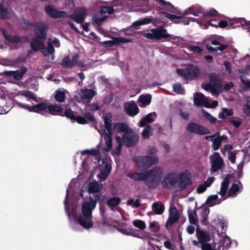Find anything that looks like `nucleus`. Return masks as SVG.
Returning a JSON list of instances; mask_svg holds the SVG:
<instances>
[{
  "label": "nucleus",
  "mask_w": 250,
  "mask_h": 250,
  "mask_svg": "<svg viewBox=\"0 0 250 250\" xmlns=\"http://www.w3.org/2000/svg\"><path fill=\"white\" fill-rule=\"evenodd\" d=\"M2 34L4 39L10 43L13 44H18L21 42V38L17 35H8L6 34L5 31L4 30L2 31Z\"/></svg>",
  "instance_id": "bb28decb"
},
{
  "label": "nucleus",
  "mask_w": 250,
  "mask_h": 250,
  "mask_svg": "<svg viewBox=\"0 0 250 250\" xmlns=\"http://www.w3.org/2000/svg\"><path fill=\"white\" fill-rule=\"evenodd\" d=\"M126 113L131 116H134L139 112V109L135 102L132 101L125 107Z\"/></svg>",
  "instance_id": "4be33fe9"
},
{
  "label": "nucleus",
  "mask_w": 250,
  "mask_h": 250,
  "mask_svg": "<svg viewBox=\"0 0 250 250\" xmlns=\"http://www.w3.org/2000/svg\"><path fill=\"white\" fill-rule=\"evenodd\" d=\"M153 19L151 17H147L143 19H141L138 21H136L133 23V25L139 26L142 25H145L150 23L152 22Z\"/></svg>",
  "instance_id": "79ce46f5"
},
{
  "label": "nucleus",
  "mask_w": 250,
  "mask_h": 250,
  "mask_svg": "<svg viewBox=\"0 0 250 250\" xmlns=\"http://www.w3.org/2000/svg\"><path fill=\"white\" fill-rule=\"evenodd\" d=\"M101 186L103 187L102 185ZM100 187L99 183L97 181H92L88 184L87 190L89 193H97L101 190Z\"/></svg>",
  "instance_id": "7c9ffc66"
},
{
  "label": "nucleus",
  "mask_w": 250,
  "mask_h": 250,
  "mask_svg": "<svg viewBox=\"0 0 250 250\" xmlns=\"http://www.w3.org/2000/svg\"><path fill=\"white\" fill-rule=\"evenodd\" d=\"M180 181L179 182L178 187L182 190H185L189 185H192V183L191 179L190 173L182 172L179 175Z\"/></svg>",
  "instance_id": "2eb2a0df"
},
{
  "label": "nucleus",
  "mask_w": 250,
  "mask_h": 250,
  "mask_svg": "<svg viewBox=\"0 0 250 250\" xmlns=\"http://www.w3.org/2000/svg\"><path fill=\"white\" fill-rule=\"evenodd\" d=\"M137 162L140 166L149 167L158 162L157 158L153 156H143L137 158Z\"/></svg>",
  "instance_id": "f8f14e48"
},
{
  "label": "nucleus",
  "mask_w": 250,
  "mask_h": 250,
  "mask_svg": "<svg viewBox=\"0 0 250 250\" xmlns=\"http://www.w3.org/2000/svg\"><path fill=\"white\" fill-rule=\"evenodd\" d=\"M152 208L156 214L161 215L165 210L164 204L161 202H154L152 205Z\"/></svg>",
  "instance_id": "2f4dec72"
},
{
  "label": "nucleus",
  "mask_w": 250,
  "mask_h": 250,
  "mask_svg": "<svg viewBox=\"0 0 250 250\" xmlns=\"http://www.w3.org/2000/svg\"><path fill=\"white\" fill-rule=\"evenodd\" d=\"M196 235L200 244L208 242L211 240L209 232L201 230L199 227H197L196 229Z\"/></svg>",
  "instance_id": "412c9836"
},
{
  "label": "nucleus",
  "mask_w": 250,
  "mask_h": 250,
  "mask_svg": "<svg viewBox=\"0 0 250 250\" xmlns=\"http://www.w3.org/2000/svg\"><path fill=\"white\" fill-rule=\"evenodd\" d=\"M65 95L64 92L61 90H57L54 94V98L55 100L60 103H62L64 101Z\"/></svg>",
  "instance_id": "ea45409f"
},
{
  "label": "nucleus",
  "mask_w": 250,
  "mask_h": 250,
  "mask_svg": "<svg viewBox=\"0 0 250 250\" xmlns=\"http://www.w3.org/2000/svg\"><path fill=\"white\" fill-rule=\"evenodd\" d=\"M163 175V169L159 166H155L145 172L129 173L127 176L135 181H145V184L147 188L155 189L160 185Z\"/></svg>",
  "instance_id": "f257e3e1"
},
{
  "label": "nucleus",
  "mask_w": 250,
  "mask_h": 250,
  "mask_svg": "<svg viewBox=\"0 0 250 250\" xmlns=\"http://www.w3.org/2000/svg\"><path fill=\"white\" fill-rule=\"evenodd\" d=\"M173 91L177 94H183L184 92V89L179 83H176L173 85Z\"/></svg>",
  "instance_id": "bf43d9fd"
},
{
  "label": "nucleus",
  "mask_w": 250,
  "mask_h": 250,
  "mask_svg": "<svg viewBox=\"0 0 250 250\" xmlns=\"http://www.w3.org/2000/svg\"><path fill=\"white\" fill-rule=\"evenodd\" d=\"M160 6L162 9L175 14H180V11L175 7L170 2H167L164 0H154Z\"/></svg>",
  "instance_id": "6ab92c4d"
},
{
  "label": "nucleus",
  "mask_w": 250,
  "mask_h": 250,
  "mask_svg": "<svg viewBox=\"0 0 250 250\" xmlns=\"http://www.w3.org/2000/svg\"><path fill=\"white\" fill-rule=\"evenodd\" d=\"M105 19V17H101L98 14L94 15L92 18V22L98 26H101Z\"/></svg>",
  "instance_id": "de8ad7c7"
},
{
  "label": "nucleus",
  "mask_w": 250,
  "mask_h": 250,
  "mask_svg": "<svg viewBox=\"0 0 250 250\" xmlns=\"http://www.w3.org/2000/svg\"><path fill=\"white\" fill-rule=\"evenodd\" d=\"M43 41L41 39L34 37L32 39L29 44L32 51L38 52L41 50L44 55L46 56L47 54L45 53L46 47Z\"/></svg>",
  "instance_id": "9b49d317"
},
{
  "label": "nucleus",
  "mask_w": 250,
  "mask_h": 250,
  "mask_svg": "<svg viewBox=\"0 0 250 250\" xmlns=\"http://www.w3.org/2000/svg\"><path fill=\"white\" fill-rule=\"evenodd\" d=\"M155 115V112L149 113L147 114L145 117L143 118L139 123V125L141 127H144L146 125V123H151L154 122L152 118V115Z\"/></svg>",
  "instance_id": "473e14b6"
},
{
  "label": "nucleus",
  "mask_w": 250,
  "mask_h": 250,
  "mask_svg": "<svg viewBox=\"0 0 250 250\" xmlns=\"http://www.w3.org/2000/svg\"><path fill=\"white\" fill-rule=\"evenodd\" d=\"M112 120L107 117H104V127L102 129H99L97 127L96 128L99 133L104 136L112 135L113 130L112 128Z\"/></svg>",
  "instance_id": "a211bd4d"
},
{
  "label": "nucleus",
  "mask_w": 250,
  "mask_h": 250,
  "mask_svg": "<svg viewBox=\"0 0 250 250\" xmlns=\"http://www.w3.org/2000/svg\"><path fill=\"white\" fill-rule=\"evenodd\" d=\"M239 190V187L237 184H232L229 191V196H233L236 195V192Z\"/></svg>",
  "instance_id": "3c124183"
},
{
  "label": "nucleus",
  "mask_w": 250,
  "mask_h": 250,
  "mask_svg": "<svg viewBox=\"0 0 250 250\" xmlns=\"http://www.w3.org/2000/svg\"><path fill=\"white\" fill-rule=\"evenodd\" d=\"M190 52L200 54L203 51V48L198 46L189 45L187 47Z\"/></svg>",
  "instance_id": "052dcab7"
},
{
  "label": "nucleus",
  "mask_w": 250,
  "mask_h": 250,
  "mask_svg": "<svg viewBox=\"0 0 250 250\" xmlns=\"http://www.w3.org/2000/svg\"><path fill=\"white\" fill-rule=\"evenodd\" d=\"M152 96L150 94L141 95L138 99V102L142 105L140 104L141 107H145L149 105L151 101Z\"/></svg>",
  "instance_id": "cd10ccee"
},
{
  "label": "nucleus",
  "mask_w": 250,
  "mask_h": 250,
  "mask_svg": "<svg viewBox=\"0 0 250 250\" xmlns=\"http://www.w3.org/2000/svg\"><path fill=\"white\" fill-rule=\"evenodd\" d=\"M203 88L207 91H210L211 93L213 94L220 93L209 83H207Z\"/></svg>",
  "instance_id": "e2e57ef3"
},
{
  "label": "nucleus",
  "mask_w": 250,
  "mask_h": 250,
  "mask_svg": "<svg viewBox=\"0 0 250 250\" xmlns=\"http://www.w3.org/2000/svg\"><path fill=\"white\" fill-rule=\"evenodd\" d=\"M62 116L66 117L67 118L69 119L73 123H74V120L76 117L70 108H66L65 111H63V114Z\"/></svg>",
  "instance_id": "49530a36"
},
{
  "label": "nucleus",
  "mask_w": 250,
  "mask_h": 250,
  "mask_svg": "<svg viewBox=\"0 0 250 250\" xmlns=\"http://www.w3.org/2000/svg\"><path fill=\"white\" fill-rule=\"evenodd\" d=\"M180 216L178 210L175 207L169 208V216L167 220L165 227L168 229V225L171 226L176 223L179 219Z\"/></svg>",
  "instance_id": "aec40b11"
},
{
  "label": "nucleus",
  "mask_w": 250,
  "mask_h": 250,
  "mask_svg": "<svg viewBox=\"0 0 250 250\" xmlns=\"http://www.w3.org/2000/svg\"><path fill=\"white\" fill-rule=\"evenodd\" d=\"M202 112L205 119L208 121L211 124H214L217 122L216 118L213 117L209 113L207 112L204 109H202Z\"/></svg>",
  "instance_id": "4c0bfd02"
},
{
  "label": "nucleus",
  "mask_w": 250,
  "mask_h": 250,
  "mask_svg": "<svg viewBox=\"0 0 250 250\" xmlns=\"http://www.w3.org/2000/svg\"><path fill=\"white\" fill-rule=\"evenodd\" d=\"M189 14V13L188 11L185 10L184 13H182L180 11V14H177L178 16H181V18L179 19H177V21H179V23H182L184 25H188L189 23L190 20H189V17H186L185 16Z\"/></svg>",
  "instance_id": "f704fd0d"
},
{
  "label": "nucleus",
  "mask_w": 250,
  "mask_h": 250,
  "mask_svg": "<svg viewBox=\"0 0 250 250\" xmlns=\"http://www.w3.org/2000/svg\"><path fill=\"white\" fill-rule=\"evenodd\" d=\"M177 73L187 80H192L197 78L200 74L199 67L196 66H190L183 70L177 69Z\"/></svg>",
  "instance_id": "39448f33"
},
{
  "label": "nucleus",
  "mask_w": 250,
  "mask_h": 250,
  "mask_svg": "<svg viewBox=\"0 0 250 250\" xmlns=\"http://www.w3.org/2000/svg\"><path fill=\"white\" fill-rule=\"evenodd\" d=\"M228 122L233 125L235 127L238 128L242 124L241 119L234 117L233 119H228Z\"/></svg>",
  "instance_id": "09e8293b"
},
{
  "label": "nucleus",
  "mask_w": 250,
  "mask_h": 250,
  "mask_svg": "<svg viewBox=\"0 0 250 250\" xmlns=\"http://www.w3.org/2000/svg\"><path fill=\"white\" fill-rule=\"evenodd\" d=\"M90 154L94 156H97L100 154V151L98 149L92 148L91 149H85L82 151V154Z\"/></svg>",
  "instance_id": "8fccbe9b"
},
{
  "label": "nucleus",
  "mask_w": 250,
  "mask_h": 250,
  "mask_svg": "<svg viewBox=\"0 0 250 250\" xmlns=\"http://www.w3.org/2000/svg\"><path fill=\"white\" fill-rule=\"evenodd\" d=\"M87 15V9L84 7H80L78 11H75L73 14L68 15L66 17L73 20L77 23H82L84 22Z\"/></svg>",
  "instance_id": "6e6552de"
},
{
  "label": "nucleus",
  "mask_w": 250,
  "mask_h": 250,
  "mask_svg": "<svg viewBox=\"0 0 250 250\" xmlns=\"http://www.w3.org/2000/svg\"><path fill=\"white\" fill-rule=\"evenodd\" d=\"M96 206L95 200H89L84 202L82 206V215H75L74 219L81 226L85 229L91 228L93 226L92 221V211Z\"/></svg>",
  "instance_id": "f03ea898"
},
{
  "label": "nucleus",
  "mask_w": 250,
  "mask_h": 250,
  "mask_svg": "<svg viewBox=\"0 0 250 250\" xmlns=\"http://www.w3.org/2000/svg\"><path fill=\"white\" fill-rule=\"evenodd\" d=\"M111 170V166L109 163H105L103 170L102 171V173L105 176H107L109 173H110Z\"/></svg>",
  "instance_id": "6e6d98bb"
},
{
  "label": "nucleus",
  "mask_w": 250,
  "mask_h": 250,
  "mask_svg": "<svg viewBox=\"0 0 250 250\" xmlns=\"http://www.w3.org/2000/svg\"><path fill=\"white\" fill-rule=\"evenodd\" d=\"M44 10L45 12L50 17L54 19L66 18L67 16L66 12L62 11H58L50 5L45 6Z\"/></svg>",
  "instance_id": "dca6fc26"
},
{
  "label": "nucleus",
  "mask_w": 250,
  "mask_h": 250,
  "mask_svg": "<svg viewBox=\"0 0 250 250\" xmlns=\"http://www.w3.org/2000/svg\"><path fill=\"white\" fill-rule=\"evenodd\" d=\"M106 143V150H109L112 146V135L104 136Z\"/></svg>",
  "instance_id": "13d9d810"
},
{
  "label": "nucleus",
  "mask_w": 250,
  "mask_h": 250,
  "mask_svg": "<svg viewBox=\"0 0 250 250\" xmlns=\"http://www.w3.org/2000/svg\"><path fill=\"white\" fill-rule=\"evenodd\" d=\"M188 217L189 223L192 225H196L197 223V213L195 210L188 211Z\"/></svg>",
  "instance_id": "37998d69"
},
{
  "label": "nucleus",
  "mask_w": 250,
  "mask_h": 250,
  "mask_svg": "<svg viewBox=\"0 0 250 250\" xmlns=\"http://www.w3.org/2000/svg\"><path fill=\"white\" fill-rule=\"evenodd\" d=\"M218 14L219 13L216 10L212 9L206 12H203V16L208 17H216L217 16Z\"/></svg>",
  "instance_id": "0e129e2a"
},
{
  "label": "nucleus",
  "mask_w": 250,
  "mask_h": 250,
  "mask_svg": "<svg viewBox=\"0 0 250 250\" xmlns=\"http://www.w3.org/2000/svg\"><path fill=\"white\" fill-rule=\"evenodd\" d=\"M209 158L211 163V170L215 172L221 169L224 166V161L219 153L214 152Z\"/></svg>",
  "instance_id": "9d476101"
},
{
  "label": "nucleus",
  "mask_w": 250,
  "mask_h": 250,
  "mask_svg": "<svg viewBox=\"0 0 250 250\" xmlns=\"http://www.w3.org/2000/svg\"><path fill=\"white\" fill-rule=\"evenodd\" d=\"M153 134V129L150 125H147L142 132V135L144 139H148Z\"/></svg>",
  "instance_id": "a19ab883"
},
{
  "label": "nucleus",
  "mask_w": 250,
  "mask_h": 250,
  "mask_svg": "<svg viewBox=\"0 0 250 250\" xmlns=\"http://www.w3.org/2000/svg\"><path fill=\"white\" fill-rule=\"evenodd\" d=\"M187 130L190 133L203 135L210 133V130L207 127L195 123H189L187 126Z\"/></svg>",
  "instance_id": "423d86ee"
},
{
  "label": "nucleus",
  "mask_w": 250,
  "mask_h": 250,
  "mask_svg": "<svg viewBox=\"0 0 250 250\" xmlns=\"http://www.w3.org/2000/svg\"><path fill=\"white\" fill-rule=\"evenodd\" d=\"M193 101L194 104L197 106H205L207 102L205 96L201 92L195 93Z\"/></svg>",
  "instance_id": "393cba45"
},
{
  "label": "nucleus",
  "mask_w": 250,
  "mask_h": 250,
  "mask_svg": "<svg viewBox=\"0 0 250 250\" xmlns=\"http://www.w3.org/2000/svg\"><path fill=\"white\" fill-rule=\"evenodd\" d=\"M209 83L211 84L220 93L223 91V85L221 79L218 74L211 73L209 75Z\"/></svg>",
  "instance_id": "4468645a"
},
{
  "label": "nucleus",
  "mask_w": 250,
  "mask_h": 250,
  "mask_svg": "<svg viewBox=\"0 0 250 250\" xmlns=\"http://www.w3.org/2000/svg\"><path fill=\"white\" fill-rule=\"evenodd\" d=\"M21 95L24 96L25 97L29 98L30 99H31L37 102L38 100L35 96V94L34 93H33L32 91H23L21 94Z\"/></svg>",
  "instance_id": "5fc2aeb1"
},
{
  "label": "nucleus",
  "mask_w": 250,
  "mask_h": 250,
  "mask_svg": "<svg viewBox=\"0 0 250 250\" xmlns=\"http://www.w3.org/2000/svg\"><path fill=\"white\" fill-rule=\"evenodd\" d=\"M75 122L80 124H85L87 123V120L85 117L81 116H76L74 120V123Z\"/></svg>",
  "instance_id": "69168bd1"
},
{
  "label": "nucleus",
  "mask_w": 250,
  "mask_h": 250,
  "mask_svg": "<svg viewBox=\"0 0 250 250\" xmlns=\"http://www.w3.org/2000/svg\"><path fill=\"white\" fill-rule=\"evenodd\" d=\"M113 129L116 133L122 132L125 133L128 132L129 130L131 131V129L129 128L128 125L123 123H117L114 124Z\"/></svg>",
  "instance_id": "a878e982"
},
{
  "label": "nucleus",
  "mask_w": 250,
  "mask_h": 250,
  "mask_svg": "<svg viewBox=\"0 0 250 250\" xmlns=\"http://www.w3.org/2000/svg\"><path fill=\"white\" fill-rule=\"evenodd\" d=\"M160 14L161 15L164 16L166 18L170 20L171 21L175 23H179V21H177V19H179L181 18V16H178L177 14H170L166 12H160Z\"/></svg>",
  "instance_id": "c9c22d12"
},
{
  "label": "nucleus",
  "mask_w": 250,
  "mask_h": 250,
  "mask_svg": "<svg viewBox=\"0 0 250 250\" xmlns=\"http://www.w3.org/2000/svg\"><path fill=\"white\" fill-rule=\"evenodd\" d=\"M239 19H234L230 21L229 22V28H235L241 25L242 26V23L237 21Z\"/></svg>",
  "instance_id": "680f3d73"
},
{
  "label": "nucleus",
  "mask_w": 250,
  "mask_h": 250,
  "mask_svg": "<svg viewBox=\"0 0 250 250\" xmlns=\"http://www.w3.org/2000/svg\"><path fill=\"white\" fill-rule=\"evenodd\" d=\"M179 182V179L175 174L169 172L162 177L161 183L162 187L165 189H171L176 187Z\"/></svg>",
  "instance_id": "20e7f679"
},
{
  "label": "nucleus",
  "mask_w": 250,
  "mask_h": 250,
  "mask_svg": "<svg viewBox=\"0 0 250 250\" xmlns=\"http://www.w3.org/2000/svg\"><path fill=\"white\" fill-rule=\"evenodd\" d=\"M121 199L119 197H112L107 201V205L109 207H115L120 204Z\"/></svg>",
  "instance_id": "a18cd8bd"
},
{
  "label": "nucleus",
  "mask_w": 250,
  "mask_h": 250,
  "mask_svg": "<svg viewBox=\"0 0 250 250\" xmlns=\"http://www.w3.org/2000/svg\"><path fill=\"white\" fill-rule=\"evenodd\" d=\"M133 224L135 227L141 230H144L146 227L145 223L141 220H135L133 221Z\"/></svg>",
  "instance_id": "864d4df0"
},
{
  "label": "nucleus",
  "mask_w": 250,
  "mask_h": 250,
  "mask_svg": "<svg viewBox=\"0 0 250 250\" xmlns=\"http://www.w3.org/2000/svg\"><path fill=\"white\" fill-rule=\"evenodd\" d=\"M233 177L234 176L233 174H227L223 181L222 182L220 191L218 192V193L220 194L222 197H224L227 192L229 184V179Z\"/></svg>",
  "instance_id": "5701e85b"
},
{
  "label": "nucleus",
  "mask_w": 250,
  "mask_h": 250,
  "mask_svg": "<svg viewBox=\"0 0 250 250\" xmlns=\"http://www.w3.org/2000/svg\"><path fill=\"white\" fill-rule=\"evenodd\" d=\"M209 212L210 210L207 207L202 208L201 212V216L202 217V219H201V223L202 225L207 226L209 224L208 219Z\"/></svg>",
  "instance_id": "c756f323"
},
{
  "label": "nucleus",
  "mask_w": 250,
  "mask_h": 250,
  "mask_svg": "<svg viewBox=\"0 0 250 250\" xmlns=\"http://www.w3.org/2000/svg\"><path fill=\"white\" fill-rule=\"evenodd\" d=\"M218 136L217 138H213L211 140L213 143L212 147L214 150H217L219 148L223 141V137H220V135Z\"/></svg>",
  "instance_id": "c03bdc74"
},
{
  "label": "nucleus",
  "mask_w": 250,
  "mask_h": 250,
  "mask_svg": "<svg viewBox=\"0 0 250 250\" xmlns=\"http://www.w3.org/2000/svg\"><path fill=\"white\" fill-rule=\"evenodd\" d=\"M240 79L241 83L244 85L245 88L246 90L250 89V81L247 79L246 77L244 75H241L240 76Z\"/></svg>",
  "instance_id": "4d7b16f0"
},
{
  "label": "nucleus",
  "mask_w": 250,
  "mask_h": 250,
  "mask_svg": "<svg viewBox=\"0 0 250 250\" xmlns=\"http://www.w3.org/2000/svg\"><path fill=\"white\" fill-rule=\"evenodd\" d=\"M48 104L46 103L42 102L31 106L29 111L41 113L43 111L47 109Z\"/></svg>",
  "instance_id": "c85d7f7f"
},
{
  "label": "nucleus",
  "mask_w": 250,
  "mask_h": 250,
  "mask_svg": "<svg viewBox=\"0 0 250 250\" xmlns=\"http://www.w3.org/2000/svg\"><path fill=\"white\" fill-rule=\"evenodd\" d=\"M126 132L124 133L123 136V142L124 145L127 147H132L135 146L139 141V136L135 132L129 133Z\"/></svg>",
  "instance_id": "0eeeda50"
},
{
  "label": "nucleus",
  "mask_w": 250,
  "mask_h": 250,
  "mask_svg": "<svg viewBox=\"0 0 250 250\" xmlns=\"http://www.w3.org/2000/svg\"><path fill=\"white\" fill-rule=\"evenodd\" d=\"M218 195L217 194L210 195L207 198L206 204L209 207H212L215 205V203L213 202L216 200L218 199Z\"/></svg>",
  "instance_id": "603ef678"
},
{
  "label": "nucleus",
  "mask_w": 250,
  "mask_h": 250,
  "mask_svg": "<svg viewBox=\"0 0 250 250\" xmlns=\"http://www.w3.org/2000/svg\"><path fill=\"white\" fill-rule=\"evenodd\" d=\"M96 94L97 92L96 91L85 88L81 89L79 95L83 102H84L85 104H88Z\"/></svg>",
  "instance_id": "f3484780"
},
{
  "label": "nucleus",
  "mask_w": 250,
  "mask_h": 250,
  "mask_svg": "<svg viewBox=\"0 0 250 250\" xmlns=\"http://www.w3.org/2000/svg\"><path fill=\"white\" fill-rule=\"evenodd\" d=\"M0 18L2 20L10 18V14L8 9L0 4Z\"/></svg>",
  "instance_id": "e433bc0d"
},
{
  "label": "nucleus",
  "mask_w": 250,
  "mask_h": 250,
  "mask_svg": "<svg viewBox=\"0 0 250 250\" xmlns=\"http://www.w3.org/2000/svg\"><path fill=\"white\" fill-rule=\"evenodd\" d=\"M238 22L242 23V26H245V28H250V21H247L245 18H239Z\"/></svg>",
  "instance_id": "338daca9"
},
{
  "label": "nucleus",
  "mask_w": 250,
  "mask_h": 250,
  "mask_svg": "<svg viewBox=\"0 0 250 250\" xmlns=\"http://www.w3.org/2000/svg\"><path fill=\"white\" fill-rule=\"evenodd\" d=\"M27 70V67L22 66L20 70L16 71L5 70L0 73L1 76L12 77L16 80L21 79Z\"/></svg>",
  "instance_id": "ddd939ff"
},
{
  "label": "nucleus",
  "mask_w": 250,
  "mask_h": 250,
  "mask_svg": "<svg viewBox=\"0 0 250 250\" xmlns=\"http://www.w3.org/2000/svg\"><path fill=\"white\" fill-rule=\"evenodd\" d=\"M187 11L189 13V14H191L195 16H199L200 14H202L203 15V9L200 6H192L190 7Z\"/></svg>",
  "instance_id": "72a5a7b5"
},
{
  "label": "nucleus",
  "mask_w": 250,
  "mask_h": 250,
  "mask_svg": "<svg viewBox=\"0 0 250 250\" xmlns=\"http://www.w3.org/2000/svg\"><path fill=\"white\" fill-rule=\"evenodd\" d=\"M48 30V26L47 24L42 22H37L34 29V32L37 36L36 38L45 40L47 38Z\"/></svg>",
  "instance_id": "1a4fd4ad"
},
{
  "label": "nucleus",
  "mask_w": 250,
  "mask_h": 250,
  "mask_svg": "<svg viewBox=\"0 0 250 250\" xmlns=\"http://www.w3.org/2000/svg\"><path fill=\"white\" fill-rule=\"evenodd\" d=\"M61 64L63 68L71 69L73 67V64L68 56H65L62 59Z\"/></svg>",
  "instance_id": "58836bf2"
},
{
  "label": "nucleus",
  "mask_w": 250,
  "mask_h": 250,
  "mask_svg": "<svg viewBox=\"0 0 250 250\" xmlns=\"http://www.w3.org/2000/svg\"><path fill=\"white\" fill-rule=\"evenodd\" d=\"M201 244L202 250H211L212 249L211 245L208 242L203 243Z\"/></svg>",
  "instance_id": "774afa93"
},
{
  "label": "nucleus",
  "mask_w": 250,
  "mask_h": 250,
  "mask_svg": "<svg viewBox=\"0 0 250 250\" xmlns=\"http://www.w3.org/2000/svg\"><path fill=\"white\" fill-rule=\"evenodd\" d=\"M151 32L144 33L143 36L147 39L151 40L160 41L162 39L169 38L168 41L171 42L180 38L178 36L170 35L167 32V30L163 26H160L156 28H152Z\"/></svg>",
  "instance_id": "7ed1b4c3"
},
{
  "label": "nucleus",
  "mask_w": 250,
  "mask_h": 250,
  "mask_svg": "<svg viewBox=\"0 0 250 250\" xmlns=\"http://www.w3.org/2000/svg\"><path fill=\"white\" fill-rule=\"evenodd\" d=\"M47 110V112L51 115L61 116L62 115L63 111L64 110L63 107L56 104H48Z\"/></svg>",
  "instance_id": "b1692460"
}]
</instances>
